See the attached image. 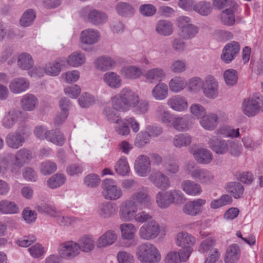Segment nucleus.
<instances>
[{
	"label": "nucleus",
	"instance_id": "nucleus-1",
	"mask_svg": "<svg viewBox=\"0 0 263 263\" xmlns=\"http://www.w3.org/2000/svg\"><path fill=\"white\" fill-rule=\"evenodd\" d=\"M139 101V95L130 88H122L119 94L111 99L113 108L119 111H126L130 108L135 107Z\"/></svg>",
	"mask_w": 263,
	"mask_h": 263
},
{
	"label": "nucleus",
	"instance_id": "nucleus-2",
	"mask_svg": "<svg viewBox=\"0 0 263 263\" xmlns=\"http://www.w3.org/2000/svg\"><path fill=\"white\" fill-rule=\"evenodd\" d=\"M185 170L187 174L193 179L204 185L212 184L214 181L213 174L205 169L196 167L193 162H189L185 164Z\"/></svg>",
	"mask_w": 263,
	"mask_h": 263
},
{
	"label": "nucleus",
	"instance_id": "nucleus-3",
	"mask_svg": "<svg viewBox=\"0 0 263 263\" xmlns=\"http://www.w3.org/2000/svg\"><path fill=\"white\" fill-rule=\"evenodd\" d=\"M183 197V194L179 190L160 191L156 195V201L159 208L165 209L174 203L182 202Z\"/></svg>",
	"mask_w": 263,
	"mask_h": 263
},
{
	"label": "nucleus",
	"instance_id": "nucleus-4",
	"mask_svg": "<svg viewBox=\"0 0 263 263\" xmlns=\"http://www.w3.org/2000/svg\"><path fill=\"white\" fill-rule=\"evenodd\" d=\"M242 111L248 117H253L260 110L263 111V96L256 94L244 99L242 103Z\"/></svg>",
	"mask_w": 263,
	"mask_h": 263
},
{
	"label": "nucleus",
	"instance_id": "nucleus-5",
	"mask_svg": "<svg viewBox=\"0 0 263 263\" xmlns=\"http://www.w3.org/2000/svg\"><path fill=\"white\" fill-rule=\"evenodd\" d=\"M102 195L106 200H116L122 196V190L113 179H105L102 182Z\"/></svg>",
	"mask_w": 263,
	"mask_h": 263
},
{
	"label": "nucleus",
	"instance_id": "nucleus-6",
	"mask_svg": "<svg viewBox=\"0 0 263 263\" xmlns=\"http://www.w3.org/2000/svg\"><path fill=\"white\" fill-rule=\"evenodd\" d=\"M137 255L142 263H158L161 258L157 248H138Z\"/></svg>",
	"mask_w": 263,
	"mask_h": 263
},
{
	"label": "nucleus",
	"instance_id": "nucleus-7",
	"mask_svg": "<svg viewBox=\"0 0 263 263\" xmlns=\"http://www.w3.org/2000/svg\"><path fill=\"white\" fill-rule=\"evenodd\" d=\"M138 210L137 205L134 203L133 200L127 199L120 205L119 217L123 221H131L133 220Z\"/></svg>",
	"mask_w": 263,
	"mask_h": 263
},
{
	"label": "nucleus",
	"instance_id": "nucleus-8",
	"mask_svg": "<svg viewBox=\"0 0 263 263\" xmlns=\"http://www.w3.org/2000/svg\"><path fill=\"white\" fill-rule=\"evenodd\" d=\"M160 232L159 224L156 220L151 219L140 228L139 234L141 238L149 240L156 238Z\"/></svg>",
	"mask_w": 263,
	"mask_h": 263
},
{
	"label": "nucleus",
	"instance_id": "nucleus-9",
	"mask_svg": "<svg viewBox=\"0 0 263 263\" xmlns=\"http://www.w3.org/2000/svg\"><path fill=\"white\" fill-rule=\"evenodd\" d=\"M202 91L208 99H214L218 96V83L212 76H207L203 81Z\"/></svg>",
	"mask_w": 263,
	"mask_h": 263
},
{
	"label": "nucleus",
	"instance_id": "nucleus-10",
	"mask_svg": "<svg viewBox=\"0 0 263 263\" xmlns=\"http://www.w3.org/2000/svg\"><path fill=\"white\" fill-rule=\"evenodd\" d=\"M32 158V155L30 151L26 149H21L16 153L14 162H9L10 159L9 157L5 160L8 163L5 168L9 166H11L12 169H15L16 167L21 168L24 165L29 163Z\"/></svg>",
	"mask_w": 263,
	"mask_h": 263
},
{
	"label": "nucleus",
	"instance_id": "nucleus-11",
	"mask_svg": "<svg viewBox=\"0 0 263 263\" xmlns=\"http://www.w3.org/2000/svg\"><path fill=\"white\" fill-rule=\"evenodd\" d=\"M149 180L157 188L166 189L170 187L169 178L161 171L152 172L148 177Z\"/></svg>",
	"mask_w": 263,
	"mask_h": 263
},
{
	"label": "nucleus",
	"instance_id": "nucleus-12",
	"mask_svg": "<svg viewBox=\"0 0 263 263\" xmlns=\"http://www.w3.org/2000/svg\"><path fill=\"white\" fill-rule=\"evenodd\" d=\"M134 167L138 175L142 177L146 176L151 170L149 158L146 155H140L136 159Z\"/></svg>",
	"mask_w": 263,
	"mask_h": 263
},
{
	"label": "nucleus",
	"instance_id": "nucleus-13",
	"mask_svg": "<svg viewBox=\"0 0 263 263\" xmlns=\"http://www.w3.org/2000/svg\"><path fill=\"white\" fill-rule=\"evenodd\" d=\"M30 135V132L27 128H24L22 134L16 133L8 135L6 142L8 145L14 149L18 148L22 145L25 141V137H28Z\"/></svg>",
	"mask_w": 263,
	"mask_h": 263
},
{
	"label": "nucleus",
	"instance_id": "nucleus-14",
	"mask_svg": "<svg viewBox=\"0 0 263 263\" xmlns=\"http://www.w3.org/2000/svg\"><path fill=\"white\" fill-rule=\"evenodd\" d=\"M206 203V200L198 198L187 202L183 207V212L191 216H196L202 211V206Z\"/></svg>",
	"mask_w": 263,
	"mask_h": 263
},
{
	"label": "nucleus",
	"instance_id": "nucleus-15",
	"mask_svg": "<svg viewBox=\"0 0 263 263\" xmlns=\"http://www.w3.org/2000/svg\"><path fill=\"white\" fill-rule=\"evenodd\" d=\"M168 106L174 111L183 112L188 108L187 99L182 96L175 95L168 99L167 102Z\"/></svg>",
	"mask_w": 263,
	"mask_h": 263
},
{
	"label": "nucleus",
	"instance_id": "nucleus-16",
	"mask_svg": "<svg viewBox=\"0 0 263 263\" xmlns=\"http://www.w3.org/2000/svg\"><path fill=\"white\" fill-rule=\"evenodd\" d=\"M230 140L219 139L216 136L212 137L209 141V147L215 153L223 155L228 152V145Z\"/></svg>",
	"mask_w": 263,
	"mask_h": 263
},
{
	"label": "nucleus",
	"instance_id": "nucleus-17",
	"mask_svg": "<svg viewBox=\"0 0 263 263\" xmlns=\"http://www.w3.org/2000/svg\"><path fill=\"white\" fill-rule=\"evenodd\" d=\"M240 50L238 43L232 42L227 44L222 50L221 59L226 63H230L238 54Z\"/></svg>",
	"mask_w": 263,
	"mask_h": 263
},
{
	"label": "nucleus",
	"instance_id": "nucleus-18",
	"mask_svg": "<svg viewBox=\"0 0 263 263\" xmlns=\"http://www.w3.org/2000/svg\"><path fill=\"white\" fill-rule=\"evenodd\" d=\"M39 100L33 94L28 93L21 98L20 105L21 108L26 111L34 110L38 106Z\"/></svg>",
	"mask_w": 263,
	"mask_h": 263
},
{
	"label": "nucleus",
	"instance_id": "nucleus-19",
	"mask_svg": "<svg viewBox=\"0 0 263 263\" xmlns=\"http://www.w3.org/2000/svg\"><path fill=\"white\" fill-rule=\"evenodd\" d=\"M29 86L30 83L27 79L19 77L13 79L10 82L9 88L12 93L19 94L27 90Z\"/></svg>",
	"mask_w": 263,
	"mask_h": 263
},
{
	"label": "nucleus",
	"instance_id": "nucleus-20",
	"mask_svg": "<svg viewBox=\"0 0 263 263\" xmlns=\"http://www.w3.org/2000/svg\"><path fill=\"white\" fill-rule=\"evenodd\" d=\"M103 80L109 87L112 89H118L122 84V80L120 76L113 71H109L104 73Z\"/></svg>",
	"mask_w": 263,
	"mask_h": 263
},
{
	"label": "nucleus",
	"instance_id": "nucleus-21",
	"mask_svg": "<svg viewBox=\"0 0 263 263\" xmlns=\"http://www.w3.org/2000/svg\"><path fill=\"white\" fill-rule=\"evenodd\" d=\"M182 190L188 195L196 196L202 193L201 185L194 181L186 180L181 183Z\"/></svg>",
	"mask_w": 263,
	"mask_h": 263
},
{
	"label": "nucleus",
	"instance_id": "nucleus-22",
	"mask_svg": "<svg viewBox=\"0 0 263 263\" xmlns=\"http://www.w3.org/2000/svg\"><path fill=\"white\" fill-rule=\"evenodd\" d=\"M165 77V72L163 69L160 68L150 69L145 74L146 80L152 84L162 81Z\"/></svg>",
	"mask_w": 263,
	"mask_h": 263
},
{
	"label": "nucleus",
	"instance_id": "nucleus-23",
	"mask_svg": "<svg viewBox=\"0 0 263 263\" xmlns=\"http://www.w3.org/2000/svg\"><path fill=\"white\" fill-rule=\"evenodd\" d=\"M99 32L93 29H86L83 30L80 35V40L82 44L92 45L97 42L99 39Z\"/></svg>",
	"mask_w": 263,
	"mask_h": 263
},
{
	"label": "nucleus",
	"instance_id": "nucleus-24",
	"mask_svg": "<svg viewBox=\"0 0 263 263\" xmlns=\"http://www.w3.org/2000/svg\"><path fill=\"white\" fill-rule=\"evenodd\" d=\"M201 126L205 129L212 130L215 129L218 123V117L217 114L210 112L204 115L200 119Z\"/></svg>",
	"mask_w": 263,
	"mask_h": 263
},
{
	"label": "nucleus",
	"instance_id": "nucleus-25",
	"mask_svg": "<svg viewBox=\"0 0 263 263\" xmlns=\"http://www.w3.org/2000/svg\"><path fill=\"white\" fill-rule=\"evenodd\" d=\"M117 213L116 206L110 202L103 203L100 205L97 210L98 216L102 218H109Z\"/></svg>",
	"mask_w": 263,
	"mask_h": 263
},
{
	"label": "nucleus",
	"instance_id": "nucleus-26",
	"mask_svg": "<svg viewBox=\"0 0 263 263\" xmlns=\"http://www.w3.org/2000/svg\"><path fill=\"white\" fill-rule=\"evenodd\" d=\"M175 240L178 247H192L195 245L196 240L188 233L181 232L176 235Z\"/></svg>",
	"mask_w": 263,
	"mask_h": 263
},
{
	"label": "nucleus",
	"instance_id": "nucleus-27",
	"mask_svg": "<svg viewBox=\"0 0 263 263\" xmlns=\"http://www.w3.org/2000/svg\"><path fill=\"white\" fill-rule=\"evenodd\" d=\"M133 200L135 204L142 206H147L152 203V199L147 192L144 191H138L134 193L128 199Z\"/></svg>",
	"mask_w": 263,
	"mask_h": 263
},
{
	"label": "nucleus",
	"instance_id": "nucleus-28",
	"mask_svg": "<svg viewBox=\"0 0 263 263\" xmlns=\"http://www.w3.org/2000/svg\"><path fill=\"white\" fill-rule=\"evenodd\" d=\"M224 189L235 199L241 198L245 190L243 186L238 182H229L226 184Z\"/></svg>",
	"mask_w": 263,
	"mask_h": 263
},
{
	"label": "nucleus",
	"instance_id": "nucleus-29",
	"mask_svg": "<svg viewBox=\"0 0 263 263\" xmlns=\"http://www.w3.org/2000/svg\"><path fill=\"white\" fill-rule=\"evenodd\" d=\"M21 111L15 109H10L2 120V124L6 128H11L17 122Z\"/></svg>",
	"mask_w": 263,
	"mask_h": 263
},
{
	"label": "nucleus",
	"instance_id": "nucleus-30",
	"mask_svg": "<svg viewBox=\"0 0 263 263\" xmlns=\"http://www.w3.org/2000/svg\"><path fill=\"white\" fill-rule=\"evenodd\" d=\"M196 161L201 164L209 163L213 159L212 153L204 148H198L192 153Z\"/></svg>",
	"mask_w": 263,
	"mask_h": 263
},
{
	"label": "nucleus",
	"instance_id": "nucleus-31",
	"mask_svg": "<svg viewBox=\"0 0 263 263\" xmlns=\"http://www.w3.org/2000/svg\"><path fill=\"white\" fill-rule=\"evenodd\" d=\"M95 245V240L93 237L91 235H85L80 238L78 243L71 240L67 241L63 243L62 247H93Z\"/></svg>",
	"mask_w": 263,
	"mask_h": 263
},
{
	"label": "nucleus",
	"instance_id": "nucleus-32",
	"mask_svg": "<svg viewBox=\"0 0 263 263\" xmlns=\"http://www.w3.org/2000/svg\"><path fill=\"white\" fill-rule=\"evenodd\" d=\"M121 73L126 79L135 80L140 78L142 72L139 67L130 65L123 67L121 69Z\"/></svg>",
	"mask_w": 263,
	"mask_h": 263
},
{
	"label": "nucleus",
	"instance_id": "nucleus-33",
	"mask_svg": "<svg viewBox=\"0 0 263 263\" xmlns=\"http://www.w3.org/2000/svg\"><path fill=\"white\" fill-rule=\"evenodd\" d=\"M116 62L108 57H101L95 61L96 67L101 71H106L113 68L116 66Z\"/></svg>",
	"mask_w": 263,
	"mask_h": 263
},
{
	"label": "nucleus",
	"instance_id": "nucleus-34",
	"mask_svg": "<svg viewBox=\"0 0 263 263\" xmlns=\"http://www.w3.org/2000/svg\"><path fill=\"white\" fill-rule=\"evenodd\" d=\"M152 93L155 100H165L168 96L167 85L164 83H158L152 89Z\"/></svg>",
	"mask_w": 263,
	"mask_h": 263
},
{
	"label": "nucleus",
	"instance_id": "nucleus-35",
	"mask_svg": "<svg viewBox=\"0 0 263 263\" xmlns=\"http://www.w3.org/2000/svg\"><path fill=\"white\" fill-rule=\"evenodd\" d=\"M117 235L113 231H108L102 235L97 240V243L100 247L112 245L117 240Z\"/></svg>",
	"mask_w": 263,
	"mask_h": 263
},
{
	"label": "nucleus",
	"instance_id": "nucleus-36",
	"mask_svg": "<svg viewBox=\"0 0 263 263\" xmlns=\"http://www.w3.org/2000/svg\"><path fill=\"white\" fill-rule=\"evenodd\" d=\"M172 125L175 129L179 132L186 131L191 126L189 118L187 116L174 118Z\"/></svg>",
	"mask_w": 263,
	"mask_h": 263
},
{
	"label": "nucleus",
	"instance_id": "nucleus-37",
	"mask_svg": "<svg viewBox=\"0 0 263 263\" xmlns=\"http://www.w3.org/2000/svg\"><path fill=\"white\" fill-rule=\"evenodd\" d=\"M185 79L181 77H175L168 83V87L171 91L178 93L182 91L186 86Z\"/></svg>",
	"mask_w": 263,
	"mask_h": 263
},
{
	"label": "nucleus",
	"instance_id": "nucleus-38",
	"mask_svg": "<svg viewBox=\"0 0 263 263\" xmlns=\"http://www.w3.org/2000/svg\"><path fill=\"white\" fill-rule=\"evenodd\" d=\"M156 30L161 35L168 36L173 32V25L168 21L160 20L156 25Z\"/></svg>",
	"mask_w": 263,
	"mask_h": 263
},
{
	"label": "nucleus",
	"instance_id": "nucleus-39",
	"mask_svg": "<svg viewBox=\"0 0 263 263\" xmlns=\"http://www.w3.org/2000/svg\"><path fill=\"white\" fill-rule=\"evenodd\" d=\"M19 208L14 202L4 199L0 201V212L5 214L18 213Z\"/></svg>",
	"mask_w": 263,
	"mask_h": 263
},
{
	"label": "nucleus",
	"instance_id": "nucleus-40",
	"mask_svg": "<svg viewBox=\"0 0 263 263\" xmlns=\"http://www.w3.org/2000/svg\"><path fill=\"white\" fill-rule=\"evenodd\" d=\"M87 18L91 23L98 25L106 22L108 17L105 13L94 9L89 11Z\"/></svg>",
	"mask_w": 263,
	"mask_h": 263
},
{
	"label": "nucleus",
	"instance_id": "nucleus-41",
	"mask_svg": "<svg viewBox=\"0 0 263 263\" xmlns=\"http://www.w3.org/2000/svg\"><path fill=\"white\" fill-rule=\"evenodd\" d=\"M215 133L217 135H221L224 137L236 138L240 136L239 128H234L232 126L223 125L220 127Z\"/></svg>",
	"mask_w": 263,
	"mask_h": 263
},
{
	"label": "nucleus",
	"instance_id": "nucleus-42",
	"mask_svg": "<svg viewBox=\"0 0 263 263\" xmlns=\"http://www.w3.org/2000/svg\"><path fill=\"white\" fill-rule=\"evenodd\" d=\"M117 13L122 16H130L134 14L135 9L134 6L128 3L120 2L116 6Z\"/></svg>",
	"mask_w": 263,
	"mask_h": 263
},
{
	"label": "nucleus",
	"instance_id": "nucleus-43",
	"mask_svg": "<svg viewBox=\"0 0 263 263\" xmlns=\"http://www.w3.org/2000/svg\"><path fill=\"white\" fill-rule=\"evenodd\" d=\"M86 58L83 53L76 51L70 54L67 59V63L72 67H78L83 64Z\"/></svg>",
	"mask_w": 263,
	"mask_h": 263
},
{
	"label": "nucleus",
	"instance_id": "nucleus-44",
	"mask_svg": "<svg viewBox=\"0 0 263 263\" xmlns=\"http://www.w3.org/2000/svg\"><path fill=\"white\" fill-rule=\"evenodd\" d=\"M192 142V137L187 134H179L175 135L172 139L173 145L181 148L189 145Z\"/></svg>",
	"mask_w": 263,
	"mask_h": 263
},
{
	"label": "nucleus",
	"instance_id": "nucleus-45",
	"mask_svg": "<svg viewBox=\"0 0 263 263\" xmlns=\"http://www.w3.org/2000/svg\"><path fill=\"white\" fill-rule=\"evenodd\" d=\"M33 60L30 54L24 52L18 58L17 64L20 68L23 70H28L33 66Z\"/></svg>",
	"mask_w": 263,
	"mask_h": 263
},
{
	"label": "nucleus",
	"instance_id": "nucleus-46",
	"mask_svg": "<svg viewBox=\"0 0 263 263\" xmlns=\"http://www.w3.org/2000/svg\"><path fill=\"white\" fill-rule=\"evenodd\" d=\"M199 251L208 255L204 263H215L220 256V253L216 248H200Z\"/></svg>",
	"mask_w": 263,
	"mask_h": 263
},
{
	"label": "nucleus",
	"instance_id": "nucleus-47",
	"mask_svg": "<svg viewBox=\"0 0 263 263\" xmlns=\"http://www.w3.org/2000/svg\"><path fill=\"white\" fill-rule=\"evenodd\" d=\"M121 236L124 239H132L136 232V228L131 223H124L120 226Z\"/></svg>",
	"mask_w": 263,
	"mask_h": 263
},
{
	"label": "nucleus",
	"instance_id": "nucleus-48",
	"mask_svg": "<svg viewBox=\"0 0 263 263\" xmlns=\"http://www.w3.org/2000/svg\"><path fill=\"white\" fill-rule=\"evenodd\" d=\"M63 63L64 62L62 60L48 63L44 68L45 73L51 76H57L60 72Z\"/></svg>",
	"mask_w": 263,
	"mask_h": 263
},
{
	"label": "nucleus",
	"instance_id": "nucleus-49",
	"mask_svg": "<svg viewBox=\"0 0 263 263\" xmlns=\"http://www.w3.org/2000/svg\"><path fill=\"white\" fill-rule=\"evenodd\" d=\"M115 170L117 173L122 176L129 173L130 168L126 157L122 156L117 161Z\"/></svg>",
	"mask_w": 263,
	"mask_h": 263
},
{
	"label": "nucleus",
	"instance_id": "nucleus-50",
	"mask_svg": "<svg viewBox=\"0 0 263 263\" xmlns=\"http://www.w3.org/2000/svg\"><path fill=\"white\" fill-rule=\"evenodd\" d=\"M156 116L163 123H169L172 121L171 112L163 105L158 106L156 111Z\"/></svg>",
	"mask_w": 263,
	"mask_h": 263
},
{
	"label": "nucleus",
	"instance_id": "nucleus-51",
	"mask_svg": "<svg viewBox=\"0 0 263 263\" xmlns=\"http://www.w3.org/2000/svg\"><path fill=\"white\" fill-rule=\"evenodd\" d=\"M240 251L239 248H228L226 252V263H235L239 258Z\"/></svg>",
	"mask_w": 263,
	"mask_h": 263
},
{
	"label": "nucleus",
	"instance_id": "nucleus-52",
	"mask_svg": "<svg viewBox=\"0 0 263 263\" xmlns=\"http://www.w3.org/2000/svg\"><path fill=\"white\" fill-rule=\"evenodd\" d=\"M46 135V140L58 145H62L64 142V138L60 132L54 130H48Z\"/></svg>",
	"mask_w": 263,
	"mask_h": 263
},
{
	"label": "nucleus",
	"instance_id": "nucleus-53",
	"mask_svg": "<svg viewBox=\"0 0 263 263\" xmlns=\"http://www.w3.org/2000/svg\"><path fill=\"white\" fill-rule=\"evenodd\" d=\"M115 124L114 129L119 135L127 136L130 133V129L128 126V120L124 119H120Z\"/></svg>",
	"mask_w": 263,
	"mask_h": 263
},
{
	"label": "nucleus",
	"instance_id": "nucleus-54",
	"mask_svg": "<svg viewBox=\"0 0 263 263\" xmlns=\"http://www.w3.org/2000/svg\"><path fill=\"white\" fill-rule=\"evenodd\" d=\"M65 181V176L63 174L57 173L48 180L47 184L51 189H56L64 184Z\"/></svg>",
	"mask_w": 263,
	"mask_h": 263
},
{
	"label": "nucleus",
	"instance_id": "nucleus-55",
	"mask_svg": "<svg viewBox=\"0 0 263 263\" xmlns=\"http://www.w3.org/2000/svg\"><path fill=\"white\" fill-rule=\"evenodd\" d=\"M81 248H61L59 253L61 258L71 259L78 255L80 252Z\"/></svg>",
	"mask_w": 263,
	"mask_h": 263
},
{
	"label": "nucleus",
	"instance_id": "nucleus-56",
	"mask_svg": "<svg viewBox=\"0 0 263 263\" xmlns=\"http://www.w3.org/2000/svg\"><path fill=\"white\" fill-rule=\"evenodd\" d=\"M193 10L202 15H208L212 11V7L210 3L205 1H202L194 5Z\"/></svg>",
	"mask_w": 263,
	"mask_h": 263
},
{
	"label": "nucleus",
	"instance_id": "nucleus-57",
	"mask_svg": "<svg viewBox=\"0 0 263 263\" xmlns=\"http://www.w3.org/2000/svg\"><path fill=\"white\" fill-rule=\"evenodd\" d=\"M187 63L184 60H176L172 62L170 68L172 72L175 73H180L186 69Z\"/></svg>",
	"mask_w": 263,
	"mask_h": 263
},
{
	"label": "nucleus",
	"instance_id": "nucleus-58",
	"mask_svg": "<svg viewBox=\"0 0 263 263\" xmlns=\"http://www.w3.org/2000/svg\"><path fill=\"white\" fill-rule=\"evenodd\" d=\"M69 104V100L67 98H63L60 101V106L61 110L63 111V119L60 120V116H57L55 118V122L57 124L62 123L67 118Z\"/></svg>",
	"mask_w": 263,
	"mask_h": 263
},
{
	"label": "nucleus",
	"instance_id": "nucleus-59",
	"mask_svg": "<svg viewBox=\"0 0 263 263\" xmlns=\"http://www.w3.org/2000/svg\"><path fill=\"white\" fill-rule=\"evenodd\" d=\"M35 18V14L32 10H27L23 13L20 19V24L23 27L30 25Z\"/></svg>",
	"mask_w": 263,
	"mask_h": 263
},
{
	"label": "nucleus",
	"instance_id": "nucleus-60",
	"mask_svg": "<svg viewBox=\"0 0 263 263\" xmlns=\"http://www.w3.org/2000/svg\"><path fill=\"white\" fill-rule=\"evenodd\" d=\"M36 209L40 213H44L52 217H59L61 213L57 209L48 204L38 205Z\"/></svg>",
	"mask_w": 263,
	"mask_h": 263
},
{
	"label": "nucleus",
	"instance_id": "nucleus-61",
	"mask_svg": "<svg viewBox=\"0 0 263 263\" xmlns=\"http://www.w3.org/2000/svg\"><path fill=\"white\" fill-rule=\"evenodd\" d=\"M191 114L198 119H200L206 114V109L202 105L194 103L190 107Z\"/></svg>",
	"mask_w": 263,
	"mask_h": 263
},
{
	"label": "nucleus",
	"instance_id": "nucleus-62",
	"mask_svg": "<svg viewBox=\"0 0 263 263\" xmlns=\"http://www.w3.org/2000/svg\"><path fill=\"white\" fill-rule=\"evenodd\" d=\"M221 21L224 25L232 26L234 24L235 18L232 10L226 9L221 14Z\"/></svg>",
	"mask_w": 263,
	"mask_h": 263
},
{
	"label": "nucleus",
	"instance_id": "nucleus-63",
	"mask_svg": "<svg viewBox=\"0 0 263 263\" xmlns=\"http://www.w3.org/2000/svg\"><path fill=\"white\" fill-rule=\"evenodd\" d=\"M223 77L226 83L228 85H234L237 82V72L234 69H228L224 71Z\"/></svg>",
	"mask_w": 263,
	"mask_h": 263
},
{
	"label": "nucleus",
	"instance_id": "nucleus-64",
	"mask_svg": "<svg viewBox=\"0 0 263 263\" xmlns=\"http://www.w3.org/2000/svg\"><path fill=\"white\" fill-rule=\"evenodd\" d=\"M80 106L87 108L95 103L96 100L93 96L88 93H84L79 100Z\"/></svg>",
	"mask_w": 263,
	"mask_h": 263
}]
</instances>
